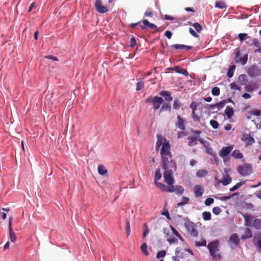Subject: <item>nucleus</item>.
<instances>
[{
	"label": "nucleus",
	"instance_id": "39",
	"mask_svg": "<svg viewBox=\"0 0 261 261\" xmlns=\"http://www.w3.org/2000/svg\"><path fill=\"white\" fill-rule=\"evenodd\" d=\"M181 250V248L179 247L176 248L175 250V254L177 255V256H172V258L173 261H179V259L178 257H180L179 253Z\"/></svg>",
	"mask_w": 261,
	"mask_h": 261
},
{
	"label": "nucleus",
	"instance_id": "20",
	"mask_svg": "<svg viewBox=\"0 0 261 261\" xmlns=\"http://www.w3.org/2000/svg\"><path fill=\"white\" fill-rule=\"evenodd\" d=\"M160 95L164 97L165 100L168 102L172 101L173 99V98L170 93L166 91H162L160 92Z\"/></svg>",
	"mask_w": 261,
	"mask_h": 261
},
{
	"label": "nucleus",
	"instance_id": "42",
	"mask_svg": "<svg viewBox=\"0 0 261 261\" xmlns=\"http://www.w3.org/2000/svg\"><path fill=\"white\" fill-rule=\"evenodd\" d=\"M244 183H245V182H242V181L238 182L236 185L233 186L232 188H230V189H229L230 191L232 192V191H234L237 190L240 187H241Z\"/></svg>",
	"mask_w": 261,
	"mask_h": 261
},
{
	"label": "nucleus",
	"instance_id": "28",
	"mask_svg": "<svg viewBox=\"0 0 261 261\" xmlns=\"http://www.w3.org/2000/svg\"><path fill=\"white\" fill-rule=\"evenodd\" d=\"M231 155L236 159H241L243 158V154L240 152L239 150H234L231 153Z\"/></svg>",
	"mask_w": 261,
	"mask_h": 261
},
{
	"label": "nucleus",
	"instance_id": "61",
	"mask_svg": "<svg viewBox=\"0 0 261 261\" xmlns=\"http://www.w3.org/2000/svg\"><path fill=\"white\" fill-rule=\"evenodd\" d=\"M192 117L194 120L199 121H200V117L196 115L195 112H192Z\"/></svg>",
	"mask_w": 261,
	"mask_h": 261
},
{
	"label": "nucleus",
	"instance_id": "52",
	"mask_svg": "<svg viewBox=\"0 0 261 261\" xmlns=\"http://www.w3.org/2000/svg\"><path fill=\"white\" fill-rule=\"evenodd\" d=\"M168 185H169V187H167L166 192H171V193L175 192V187H174L173 186V184Z\"/></svg>",
	"mask_w": 261,
	"mask_h": 261
},
{
	"label": "nucleus",
	"instance_id": "62",
	"mask_svg": "<svg viewBox=\"0 0 261 261\" xmlns=\"http://www.w3.org/2000/svg\"><path fill=\"white\" fill-rule=\"evenodd\" d=\"M172 33L170 31H166L165 33V36L169 39L171 38Z\"/></svg>",
	"mask_w": 261,
	"mask_h": 261
},
{
	"label": "nucleus",
	"instance_id": "37",
	"mask_svg": "<svg viewBox=\"0 0 261 261\" xmlns=\"http://www.w3.org/2000/svg\"><path fill=\"white\" fill-rule=\"evenodd\" d=\"M236 68V66L233 65L229 67V69L227 71V74L228 77L231 78L232 77L233 74V71Z\"/></svg>",
	"mask_w": 261,
	"mask_h": 261
},
{
	"label": "nucleus",
	"instance_id": "38",
	"mask_svg": "<svg viewBox=\"0 0 261 261\" xmlns=\"http://www.w3.org/2000/svg\"><path fill=\"white\" fill-rule=\"evenodd\" d=\"M215 7L220 9H223L226 7L225 3L223 1L217 2L215 4Z\"/></svg>",
	"mask_w": 261,
	"mask_h": 261
},
{
	"label": "nucleus",
	"instance_id": "27",
	"mask_svg": "<svg viewBox=\"0 0 261 261\" xmlns=\"http://www.w3.org/2000/svg\"><path fill=\"white\" fill-rule=\"evenodd\" d=\"M231 181V178L229 176L227 175L226 177L224 176L220 182H221L223 185L226 186L230 184Z\"/></svg>",
	"mask_w": 261,
	"mask_h": 261
},
{
	"label": "nucleus",
	"instance_id": "55",
	"mask_svg": "<svg viewBox=\"0 0 261 261\" xmlns=\"http://www.w3.org/2000/svg\"><path fill=\"white\" fill-rule=\"evenodd\" d=\"M166 255V252L164 250H161L159 251L156 254V257L158 258L163 257Z\"/></svg>",
	"mask_w": 261,
	"mask_h": 261
},
{
	"label": "nucleus",
	"instance_id": "14",
	"mask_svg": "<svg viewBox=\"0 0 261 261\" xmlns=\"http://www.w3.org/2000/svg\"><path fill=\"white\" fill-rule=\"evenodd\" d=\"M143 24L140 25V28L141 29L145 30L147 28H150L151 29H155L156 26L153 24L149 22L148 20L144 19L142 21Z\"/></svg>",
	"mask_w": 261,
	"mask_h": 261
},
{
	"label": "nucleus",
	"instance_id": "48",
	"mask_svg": "<svg viewBox=\"0 0 261 261\" xmlns=\"http://www.w3.org/2000/svg\"><path fill=\"white\" fill-rule=\"evenodd\" d=\"M144 87V82L142 81L137 83L136 84V91H139L141 90Z\"/></svg>",
	"mask_w": 261,
	"mask_h": 261
},
{
	"label": "nucleus",
	"instance_id": "40",
	"mask_svg": "<svg viewBox=\"0 0 261 261\" xmlns=\"http://www.w3.org/2000/svg\"><path fill=\"white\" fill-rule=\"evenodd\" d=\"M203 219L205 221L210 220L211 219V214L208 212H204L202 213Z\"/></svg>",
	"mask_w": 261,
	"mask_h": 261
},
{
	"label": "nucleus",
	"instance_id": "5",
	"mask_svg": "<svg viewBox=\"0 0 261 261\" xmlns=\"http://www.w3.org/2000/svg\"><path fill=\"white\" fill-rule=\"evenodd\" d=\"M163 99L161 97L158 96L154 97L149 96L145 99L146 103H152L153 109L154 110H157L160 108V105L163 103Z\"/></svg>",
	"mask_w": 261,
	"mask_h": 261
},
{
	"label": "nucleus",
	"instance_id": "1",
	"mask_svg": "<svg viewBox=\"0 0 261 261\" xmlns=\"http://www.w3.org/2000/svg\"><path fill=\"white\" fill-rule=\"evenodd\" d=\"M163 168L165 170L164 177L165 182L168 185H172L174 182L173 174L176 170V164L172 158L161 160Z\"/></svg>",
	"mask_w": 261,
	"mask_h": 261
},
{
	"label": "nucleus",
	"instance_id": "24",
	"mask_svg": "<svg viewBox=\"0 0 261 261\" xmlns=\"http://www.w3.org/2000/svg\"><path fill=\"white\" fill-rule=\"evenodd\" d=\"M252 236V233L250 229L248 227L245 228L244 234L241 237L242 239L250 238Z\"/></svg>",
	"mask_w": 261,
	"mask_h": 261
},
{
	"label": "nucleus",
	"instance_id": "47",
	"mask_svg": "<svg viewBox=\"0 0 261 261\" xmlns=\"http://www.w3.org/2000/svg\"><path fill=\"white\" fill-rule=\"evenodd\" d=\"M212 93L214 96H218L220 94V89L217 87L212 88Z\"/></svg>",
	"mask_w": 261,
	"mask_h": 261
},
{
	"label": "nucleus",
	"instance_id": "23",
	"mask_svg": "<svg viewBox=\"0 0 261 261\" xmlns=\"http://www.w3.org/2000/svg\"><path fill=\"white\" fill-rule=\"evenodd\" d=\"M225 114L228 119H230L234 114V111L232 108L227 106L225 110Z\"/></svg>",
	"mask_w": 261,
	"mask_h": 261
},
{
	"label": "nucleus",
	"instance_id": "54",
	"mask_svg": "<svg viewBox=\"0 0 261 261\" xmlns=\"http://www.w3.org/2000/svg\"><path fill=\"white\" fill-rule=\"evenodd\" d=\"M214 202V200L213 198H207L206 199V200H205V204L207 206H209L211 204H212V203H213Z\"/></svg>",
	"mask_w": 261,
	"mask_h": 261
},
{
	"label": "nucleus",
	"instance_id": "44",
	"mask_svg": "<svg viewBox=\"0 0 261 261\" xmlns=\"http://www.w3.org/2000/svg\"><path fill=\"white\" fill-rule=\"evenodd\" d=\"M205 148L206 152L210 155H213V149L211 147V145L210 143H208L206 146H204Z\"/></svg>",
	"mask_w": 261,
	"mask_h": 261
},
{
	"label": "nucleus",
	"instance_id": "36",
	"mask_svg": "<svg viewBox=\"0 0 261 261\" xmlns=\"http://www.w3.org/2000/svg\"><path fill=\"white\" fill-rule=\"evenodd\" d=\"M162 177V173L161 172L160 169L158 168L155 173L154 175V180L156 182L158 180H160Z\"/></svg>",
	"mask_w": 261,
	"mask_h": 261
},
{
	"label": "nucleus",
	"instance_id": "32",
	"mask_svg": "<svg viewBox=\"0 0 261 261\" xmlns=\"http://www.w3.org/2000/svg\"><path fill=\"white\" fill-rule=\"evenodd\" d=\"M167 240L170 245L173 244H177L178 243V240L175 237L169 236V237L167 239Z\"/></svg>",
	"mask_w": 261,
	"mask_h": 261
},
{
	"label": "nucleus",
	"instance_id": "33",
	"mask_svg": "<svg viewBox=\"0 0 261 261\" xmlns=\"http://www.w3.org/2000/svg\"><path fill=\"white\" fill-rule=\"evenodd\" d=\"M9 237H10V240L12 242H15V241H16V236L15 233V232H14V231L13 230V229H9Z\"/></svg>",
	"mask_w": 261,
	"mask_h": 261
},
{
	"label": "nucleus",
	"instance_id": "16",
	"mask_svg": "<svg viewBox=\"0 0 261 261\" xmlns=\"http://www.w3.org/2000/svg\"><path fill=\"white\" fill-rule=\"evenodd\" d=\"M177 121L176 123V126L182 130L186 129V126L185 125V120L181 118L179 115L177 116Z\"/></svg>",
	"mask_w": 261,
	"mask_h": 261
},
{
	"label": "nucleus",
	"instance_id": "59",
	"mask_svg": "<svg viewBox=\"0 0 261 261\" xmlns=\"http://www.w3.org/2000/svg\"><path fill=\"white\" fill-rule=\"evenodd\" d=\"M236 194H237V193H233L232 195H229V196H224V197H221L220 198V199L221 200L225 201L226 200H228V199L231 198V197H232L234 195H235Z\"/></svg>",
	"mask_w": 261,
	"mask_h": 261
},
{
	"label": "nucleus",
	"instance_id": "29",
	"mask_svg": "<svg viewBox=\"0 0 261 261\" xmlns=\"http://www.w3.org/2000/svg\"><path fill=\"white\" fill-rule=\"evenodd\" d=\"M188 23L190 24L193 26V27L195 28V29L196 30V31L198 33H200L203 30L202 26L201 24L198 22H195L193 24H192L191 22H188Z\"/></svg>",
	"mask_w": 261,
	"mask_h": 261
},
{
	"label": "nucleus",
	"instance_id": "60",
	"mask_svg": "<svg viewBox=\"0 0 261 261\" xmlns=\"http://www.w3.org/2000/svg\"><path fill=\"white\" fill-rule=\"evenodd\" d=\"M144 15L146 17H152L153 16V13L152 12L150 11V10L149 9H147L145 14H144Z\"/></svg>",
	"mask_w": 261,
	"mask_h": 261
},
{
	"label": "nucleus",
	"instance_id": "57",
	"mask_svg": "<svg viewBox=\"0 0 261 261\" xmlns=\"http://www.w3.org/2000/svg\"><path fill=\"white\" fill-rule=\"evenodd\" d=\"M252 44L257 47H259L260 46V42L256 39H255V38L252 39Z\"/></svg>",
	"mask_w": 261,
	"mask_h": 261
},
{
	"label": "nucleus",
	"instance_id": "21",
	"mask_svg": "<svg viewBox=\"0 0 261 261\" xmlns=\"http://www.w3.org/2000/svg\"><path fill=\"white\" fill-rule=\"evenodd\" d=\"M198 137H192L190 136L188 137L187 139L188 140V145L189 146H193L197 145V141Z\"/></svg>",
	"mask_w": 261,
	"mask_h": 261
},
{
	"label": "nucleus",
	"instance_id": "19",
	"mask_svg": "<svg viewBox=\"0 0 261 261\" xmlns=\"http://www.w3.org/2000/svg\"><path fill=\"white\" fill-rule=\"evenodd\" d=\"M171 47L173 48L176 49H186L187 50L191 49L193 47L192 46H188L186 45L183 44H173L171 45Z\"/></svg>",
	"mask_w": 261,
	"mask_h": 261
},
{
	"label": "nucleus",
	"instance_id": "17",
	"mask_svg": "<svg viewBox=\"0 0 261 261\" xmlns=\"http://www.w3.org/2000/svg\"><path fill=\"white\" fill-rule=\"evenodd\" d=\"M259 85L257 83H250L245 86V91L248 92H252L255 90L258 89Z\"/></svg>",
	"mask_w": 261,
	"mask_h": 261
},
{
	"label": "nucleus",
	"instance_id": "45",
	"mask_svg": "<svg viewBox=\"0 0 261 261\" xmlns=\"http://www.w3.org/2000/svg\"><path fill=\"white\" fill-rule=\"evenodd\" d=\"M249 114L256 116H261V110L258 109H254L250 112H249Z\"/></svg>",
	"mask_w": 261,
	"mask_h": 261
},
{
	"label": "nucleus",
	"instance_id": "53",
	"mask_svg": "<svg viewBox=\"0 0 261 261\" xmlns=\"http://www.w3.org/2000/svg\"><path fill=\"white\" fill-rule=\"evenodd\" d=\"M180 103L178 100H175L173 102V107L174 109L178 110L180 107Z\"/></svg>",
	"mask_w": 261,
	"mask_h": 261
},
{
	"label": "nucleus",
	"instance_id": "3",
	"mask_svg": "<svg viewBox=\"0 0 261 261\" xmlns=\"http://www.w3.org/2000/svg\"><path fill=\"white\" fill-rule=\"evenodd\" d=\"M244 219V225L247 227H253L257 230H261V219H254V217L249 214H242Z\"/></svg>",
	"mask_w": 261,
	"mask_h": 261
},
{
	"label": "nucleus",
	"instance_id": "31",
	"mask_svg": "<svg viewBox=\"0 0 261 261\" xmlns=\"http://www.w3.org/2000/svg\"><path fill=\"white\" fill-rule=\"evenodd\" d=\"M170 228L172 230V233L177 237L180 240L183 241L184 239L181 236V235L179 234V233L176 230V229L173 227L172 225H170Z\"/></svg>",
	"mask_w": 261,
	"mask_h": 261
},
{
	"label": "nucleus",
	"instance_id": "43",
	"mask_svg": "<svg viewBox=\"0 0 261 261\" xmlns=\"http://www.w3.org/2000/svg\"><path fill=\"white\" fill-rule=\"evenodd\" d=\"M238 37L241 42H242L244 40L246 39L247 38H250V37L248 36V34L246 33H240L238 35Z\"/></svg>",
	"mask_w": 261,
	"mask_h": 261
},
{
	"label": "nucleus",
	"instance_id": "30",
	"mask_svg": "<svg viewBox=\"0 0 261 261\" xmlns=\"http://www.w3.org/2000/svg\"><path fill=\"white\" fill-rule=\"evenodd\" d=\"M196 247L205 246L206 245V241L203 238H201L199 241H196L195 242Z\"/></svg>",
	"mask_w": 261,
	"mask_h": 261
},
{
	"label": "nucleus",
	"instance_id": "7",
	"mask_svg": "<svg viewBox=\"0 0 261 261\" xmlns=\"http://www.w3.org/2000/svg\"><path fill=\"white\" fill-rule=\"evenodd\" d=\"M185 226L190 235L193 237H197L198 235V231L193 222L190 221L185 222Z\"/></svg>",
	"mask_w": 261,
	"mask_h": 261
},
{
	"label": "nucleus",
	"instance_id": "63",
	"mask_svg": "<svg viewBox=\"0 0 261 261\" xmlns=\"http://www.w3.org/2000/svg\"><path fill=\"white\" fill-rule=\"evenodd\" d=\"M197 141H199L204 146H206L209 142L205 141L203 139L198 137Z\"/></svg>",
	"mask_w": 261,
	"mask_h": 261
},
{
	"label": "nucleus",
	"instance_id": "8",
	"mask_svg": "<svg viewBox=\"0 0 261 261\" xmlns=\"http://www.w3.org/2000/svg\"><path fill=\"white\" fill-rule=\"evenodd\" d=\"M234 54L236 63H240L242 65H244L247 63L248 61V54L244 55L242 57H240L241 54L238 48L236 50Z\"/></svg>",
	"mask_w": 261,
	"mask_h": 261
},
{
	"label": "nucleus",
	"instance_id": "18",
	"mask_svg": "<svg viewBox=\"0 0 261 261\" xmlns=\"http://www.w3.org/2000/svg\"><path fill=\"white\" fill-rule=\"evenodd\" d=\"M248 79L247 76L245 74L240 75L238 78V82L240 85H246Z\"/></svg>",
	"mask_w": 261,
	"mask_h": 261
},
{
	"label": "nucleus",
	"instance_id": "56",
	"mask_svg": "<svg viewBox=\"0 0 261 261\" xmlns=\"http://www.w3.org/2000/svg\"><path fill=\"white\" fill-rule=\"evenodd\" d=\"M129 45L132 47H134L136 45V41L134 37H132L130 39Z\"/></svg>",
	"mask_w": 261,
	"mask_h": 261
},
{
	"label": "nucleus",
	"instance_id": "58",
	"mask_svg": "<svg viewBox=\"0 0 261 261\" xmlns=\"http://www.w3.org/2000/svg\"><path fill=\"white\" fill-rule=\"evenodd\" d=\"M189 32L191 34V35H192L193 37L195 38L199 37V35L195 32V31L193 29L191 28H189Z\"/></svg>",
	"mask_w": 261,
	"mask_h": 261
},
{
	"label": "nucleus",
	"instance_id": "10",
	"mask_svg": "<svg viewBox=\"0 0 261 261\" xmlns=\"http://www.w3.org/2000/svg\"><path fill=\"white\" fill-rule=\"evenodd\" d=\"M247 73L250 77H256L261 74V70L259 69L257 66L253 65L249 68Z\"/></svg>",
	"mask_w": 261,
	"mask_h": 261
},
{
	"label": "nucleus",
	"instance_id": "9",
	"mask_svg": "<svg viewBox=\"0 0 261 261\" xmlns=\"http://www.w3.org/2000/svg\"><path fill=\"white\" fill-rule=\"evenodd\" d=\"M95 7L96 11L99 13H105L109 10V7L104 6L102 5V2L100 0H96L95 3Z\"/></svg>",
	"mask_w": 261,
	"mask_h": 261
},
{
	"label": "nucleus",
	"instance_id": "41",
	"mask_svg": "<svg viewBox=\"0 0 261 261\" xmlns=\"http://www.w3.org/2000/svg\"><path fill=\"white\" fill-rule=\"evenodd\" d=\"M125 231L127 236H129L130 233V227L129 221L128 219L126 220V224H125Z\"/></svg>",
	"mask_w": 261,
	"mask_h": 261
},
{
	"label": "nucleus",
	"instance_id": "26",
	"mask_svg": "<svg viewBox=\"0 0 261 261\" xmlns=\"http://www.w3.org/2000/svg\"><path fill=\"white\" fill-rule=\"evenodd\" d=\"M98 172L101 175H105L107 173L108 171L103 165H100L98 167Z\"/></svg>",
	"mask_w": 261,
	"mask_h": 261
},
{
	"label": "nucleus",
	"instance_id": "51",
	"mask_svg": "<svg viewBox=\"0 0 261 261\" xmlns=\"http://www.w3.org/2000/svg\"><path fill=\"white\" fill-rule=\"evenodd\" d=\"M212 211L214 214H215L216 215H218L221 213V212H222V210L220 208V207H219L218 206H216L213 208Z\"/></svg>",
	"mask_w": 261,
	"mask_h": 261
},
{
	"label": "nucleus",
	"instance_id": "4",
	"mask_svg": "<svg viewBox=\"0 0 261 261\" xmlns=\"http://www.w3.org/2000/svg\"><path fill=\"white\" fill-rule=\"evenodd\" d=\"M219 241L215 240L209 243L207 245L210 254L213 258L220 259L221 255L217 252L219 251Z\"/></svg>",
	"mask_w": 261,
	"mask_h": 261
},
{
	"label": "nucleus",
	"instance_id": "49",
	"mask_svg": "<svg viewBox=\"0 0 261 261\" xmlns=\"http://www.w3.org/2000/svg\"><path fill=\"white\" fill-rule=\"evenodd\" d=\"M155 185L161 189V190L162 191H164V192H166V189H167V187L165 185L161 183V182H155Z\"/></svg>",
	"mask_w": 261,
	"mask_h": 261
},
{
	"label": "nucleus",
	"instance_id": "12",
	"mask_svg": "<svg viewBox=\"0 0 261 261\" xmlns=\"http://www.w3.org/2000/svg\"><path fill=\"white\" fill-rule=\"evenodd\" d=\"M241 140L247 145H251L255 142L254 138L249 134L243 135L241 137Z\"/></svg>",
	"mask_w": 261,
	"mask_h": 261
},
{
	"label": "nucleus",
	"instance_id": "22",
	"mask_svg": "<svg viewBox=\"0 0 261 261\" xmlns=\"http://www.w3.org/2000/svg\"><path fill=\"white\" fill-rule=\"evenodd\" d=\"M225 103L226 102L225 101H221L220 102L215 104L209 105L208 106L212 109H214L215 107H217L218 110H220L224 107Z\"/></svg>",
	"mask_w": 261,
	"mask_h": 261
},
{
	"label": "nucleus",
	"instance_id": "2",
	"mask_svg": "<svg viewBox=\"0 0 261 261\" xmlns=\"http://www.w3.org/2000/svg\"><path fill=\"white\" fill-rule=\"evenodd\" d=\"M157 141L155 144V149L159 150L161 145L162 148L160 151L161 160L172 158L171 152L170 151V144L169 141L165 138L160 135H157Z\"/></svg>",
	"mask_w": 261,
	"mask_h": 261
},
{
	"label": "nucleus",
	"instance_id": "11",
	"mask_svg": "<svg viewBox=\"0 0 261 261\" xmlns=\"http://www.w3.org/2000/svg\"><path fill=\"white\" fill-rule=\"evenodd\" d=\"M233 148V145H232L222 147L219 151V155L222 158L227 156L228 155H229Z\"/></svg>",
	"mask_w": 261,
	"mask_h": 261
},
{
	"label": "nucleus",
	"instance_id": "13",
	"mask_svg": "<svg viewBox=\"0 0 261 261\" xmlns=\"http://www.w3.org/2000/svg\"><path fill=\"white\" fill-rule=\"evenodd\" d=\"M229 242L231 247L237 246L240 243V239L236 233H234L229 238Z\"/></svg>",
	"mask_w": 261,
	"mask_h": 261
},
{
	"label": "nucleus",
	"instance_id": "15",
	"mask_svg": "<svg viewBox=\"0 0 261 261\" xmlns=\"http://www.w3.org/2000/svg\"><path fill=\"white\" fill-rule=\"evenodd\" d=\"M194 192L195 196L196 197H201L204 193V189L202 186L200 185H196L194 188Z\"/></svg>",
	"mask_w": 261,
	"mask_h": 261
},
{
	"label": "nucleus",
	"instance_id": "34",
	"mask_svg": "<svg viewBox=\"0 0 261 261\" xmlns=\"http://www.w3.org/2000/svg\"><path fill=\"white\" fill-rule=\"evenodd\" d=\"M184 191V189L181 186H175V193L179 195H181L183 194Z\"/></svg>",
	"mask_w": 261,
	"mask_h": 261
},
{
	"label": "nucleus",
	"instance_id": "25",
	"mask_svg": "<svg viewBox=\"0 0 261 261\" xmlns=\"http://www.w3.org/2000/svg\"><path fill=\"white\" fill-rule=\"evenodd\" d=\"M171 110V108L170 106L167 103H165L162 106V107L160 110V113H161V112H164V111H168V112H170Z\"/></svg>",
	"mask_w": 261,
	"mask_h": 261
},
{
	"label": "nucleus",
	"instance_id": "50",
	"mask_svg": "<svg viewBox=\"0 0 261 261\" xmlns=\"http://www.w3.org/2000/svg\"><path fill=\"white\" fill-rule=\"evenodd\" d=\"M210 123L213 128L217 129L218 128L219 125L217 121L214 120H211Z\"/></svg>",
	"mask_w": 261,
	"mask_h": 261
},
{
	"label": "nucleus",
	"instance_id": "6",
	"mask_svg": "<svg viewBox=\"0 0 261 261\" xmlns=\"http://www.w3.org/2000/svg\"><path fill=\"white\" fill-rule=\"evenodd\" d=\"M237 171L243 176H248L252 172V166L249 164L245 163L239 166L237 168Z\"/></svg>",
	"mask_w": 261,
	"mask_h": 261
},
{
	"label": "nucleus",
	"instance_id": "46",
	"mask_svg": "<svg viewBox=\"0 0 261 261\" xmlns=\"http://www.w3.org/2000/svg\"><path fill=\"white\" fill-rule=\"evenodd\" d=\"M176 68H177V69L176 70V71L177 73L182 74L186 76H188V75H189L188 72L186 69H185L184 68H178V67H176Z\"/></svg>",
	"mask_w": 261,
	"mask_h": 261
},
{
	"label": "nucleus",
	"instance_id": "35",
	"mask_svg": "<svg viewBox=\"0 0 261 261\" xmlns=\"http://www.w3.org/2000/svg\"><path fill=\"white\" fill-rule=\"evenodd\" d=\"M141 249L142 253L146 256L148 255L149 253L147 251V245L146 243H144L141 246Z\"/></svg>",
	"mask_w": 261,
	"mask_h": 261
},
{
	"label": "nucleus",
	"instance_id": "64",
	"mask_svg": "<svg viewBox=\"0 0 261 261\" xmlns=\"http://www.w3.org/2000/svg\"><path fill=\"white\" fill-rule=\"evenodd\" d=\"M45 58L49 59H51L53 61H58V59L57 57L53 56L52 55H48L47 56H46Z\"/></svg>",
	"mask_w": 261,
	"mask_h": 261
}]
</instances>
